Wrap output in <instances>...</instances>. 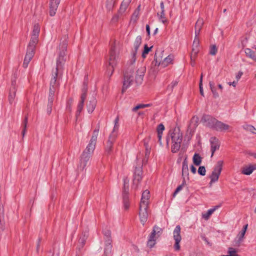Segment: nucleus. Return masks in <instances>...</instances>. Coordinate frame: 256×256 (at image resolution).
<instances>
[{
  "mask_svg": "<svg viewBox=\"0 0 256 256\" xmlns=\"http://www.w3.org/2000/svg\"><path fill=\"white\" fill-rule=\"evenodd\" d=\"M67 48V44L63 42L60 44L58 56L56 60V65L55 69L52 70V74H56V76H62L63 71V66L65 63L66 52Z\"/></svg>",
  "mask_w": 256,
  "mask_h": 256,
  "instance_id": "obj_1",
  "label": "nucleus"
},
{
  "mask_svg": "<svg viewBox=\"0 0 256 256\" xmlns=\"http://www.w3.org/2000/svg\"><path fill=\"white\" fill-rule=\"evenodd\" d=\"M169 134L172 139V152H177L181 146L182 140V134L180 132L179 128L170 130Z\"/></svg>",
  "mask_w": 256,
  "mask_h": 256,
  "instance_id": "obj_2",
  "label": "nucleus"
},
{
  "mask_svg": "<svg viewBox=\"0 0 256 256\" xmlns=\"http://www.w3.org/2000/svg\"><path fill=\"white\" fill-rule=\"evenodd\" d=\"M134 64H130L124 72V80L122 92L124 94L134 82Z\"/></svg>",
  "mask_w": 256,
  "mask_h": 256,
  "instance_id": "obj_3",
  "label": "nucleus"
},
{
  "mask_svg": "<svg viewBox=\"0 0 256 256\" xmlns=\"http://www.w3.org/2000/svg\"><path fill=\"white\" fill-rule=\"evenodd\" d=\"M61 76H56V74H52V78L50 84L49 94L48 96V102L53 103L54 98V94L58 87V79Z\"/></svg>",
  "mask_w": 256,
  "mask_h": 256,
  "instance_id": "obj_4",
  "label": "nucleus"
},
{
  "mask_svg": "<svg viewBox=\"0 0 256 256\" xmlns=\"http://www.w3.org/2000/svg\"><path fill=\"white\" fill-rule=\"evenodd\" d=\"M118 56L116 54L115 42L112 45L110 50V56L108 58V74L111 76L114 71V67L117 64Z\"/></svg>",
  "mask_w": 256,
  "mask_h": 256,
  "instance_id": "obj_5",
  "label": "nucleus"
},
{
  "mask_svg": "<svg viewBox=\"0 0 256 256\" xmlns=\"http://www.w3.org/2000/svg\"><path fill=\"white\" fill-rule=\"evenodd\" d=\"M94 149L95 148H93L92 150L89 149L88 146H87L86 148L83 152L80 157V164L78 167V169L79 170H83L85 168L88 162H89Z\"/></svg>",
  "mask_w": 256,
  "mask_h": 256,
  "instance_id": "obj_6",
  "label": "nucleus"
},
{
  "mask_svg": "<svg viewBox=\"0 0 256 256\" xmlns=\"http://www.w3.org/2000/svg\"><path fill=\"white\" fill-rule=\"evenodd\" d=\"M163 230L156 226H154L153 227L152 232L149 236L148 240L147 242V246L150 248L154 246L156 244V241L162 234Z\"/></svg>",
  "mask_w": 256,
  "mask_h": 256,
  "instance_id": "obj_7",
  "label": "nucleus"
},
{
  "mask_svg": "<svg viewBox=\"0 0 256 256\" xmlns=\"http://www.w3.org/2000/svg\"><path fill=\"white\" fill-rule=\"evenodd\" d=\"M124 186L122 189L123 204L125 210H128L130 207L128 199L129 180L127 178H124Z\"/></svg>",
  "mask_w": 256,
  "mask_h": 256,
  "instance_id": "obj_8",
  "label": "nucleus"
},
{
  "mask_svg": "<svg viewBox=\"0 0 256 256\" xmlns=\"http://www.w3.org/2000/svg\"><path fill=\"white\" fill-rule=\"evenodd\" d=\"M142 166L139 164L138 166H135L133 175L132 187L136 190L138 188V184L142 180Z\"/></svg>",
  "mask_w": 256,
  "mask_h": 256,
  "instance_id": "obj_9",
  "label": "nucleus"
},
{
  "mask_svg": "<svg viewBox=\"0 0 256 256\" xmlns=\"http://www.w3.org/2000/svg\"><path fill=\"white\" fill-rule=\"evenodd\" d=\"M224 162L222 160H218L214 166V170L210 176V183L214 182L218 180L219 176L222 169Z\"/></svg>",
  "mask_w": 256,
  "mask_h": 256,
  "instance_id": "obj_10",
  "label": "nucleus"
},
{
  "mask_svg": "<svg viewBox=\"0 0 256 256\" xmlns=\"http://www.w3.org/2000/svg\"><path fill=\"white\" fill-rule=\"evenodd\" d=\"M17 78V74L15 72L14 76L12 78L11 86L10 88L8 94V101L10 104H12L14 101L16 92L17 90L16 86V80Z\"/></svg>",
  "mask_w": 256,
  "mask_h": 256,
  "instance_id": "obj_11",
  "label": "nucleus"
},
{
  "mask_svg": "<svg viewBox=\"0 0 256 256\" xmlns=\"http://www.w3.org/2000/svg\"><path fill=\"white\" fill-rule=\"evenodd\" d=\"M88 86H82V94L80 96V101L78 105L77 110L76 112V116L78 117L80 115L81 112L82 111L84 102L87 96V92H88Z\"/></svg>",
  "mask_w": 256,
  "mask_h": 256,
  "instance_id": "obj_12",
  "label": "nucleus"
},
{
  "mask_svg": "<svg viewBox=\"0 0 256 256\" xmlns=\"http://www.w3.org/2000/svg\"><path fill=\"white\" fill-rule=\"evenodd\" d=\"M180 226L178 225L175 228L174 230V238L175 240V244L174 246V248L176 251H178L180 250V242L181 241L182 237L180 234Z\"/></svg>",
  "mask_w": 256,
  "mask_h": 256,
  "instance_id": "obj_13",
  "label": "nucleus"
},
{
  "mask_svg": "<svg viewBox=\"0 0 256 256\" xmlns=\"http://www.w3.org/2000/svg\"><path fill=\"white\" fill-rule=\"evenodd\" d=\"M148 206H143L142 205H140L139 206V216L140 220L142 224L146 222L148 218V212L147 211Z\"/></svg>",
  "mask_w": 256,
  "mask_h": 256,
  "instance_id": "obj_14",
  "label": "nucleus"
},
{
  "mask_svg": "<svg viewBox=\"0 0 256 256\" xmlns=\"http://www.w3.org/2000/svg\"><path fill=\"white\" fill-rule=\"evenodd\" d=\"M217 120L216 118L208 114L203 115L202 118V122H206V126L213 129L215 126V124H216Z\"/></svg>",
  "mask_w": 256,
  "mask_h": 256,
  "instance_id": "obj_15",
  "label": "nucleus"
},
{
  "mask_svg": "<svg viewBox=\"0 0 256 256\" xmlns=\"http://www.w3.org/2000/svg\"><path fill=\"white\" fill-rule=\"evenodd\" d=\"M116 138V134H110V135L106 147V154H110L112 152L113 144L115 141Z\"/></svg>",
  "mask_w": 256,
  "mask_h": 256,
  "instance_id": "obj_16",
  "label": "nucleus"
},
{
  "mask_svg": "<svg viewBox=\"0 0 256 256\" xmlns=\"http://www.w3.org/2000/svg\"><path fill=\"white\" fill-rule=\"evenodd\" d=\"M100 130V126H98L93 132L92 136L88 144V148L92 150L96 148V144L98 136Z\"/></svg>",
  "mask_w": 256,
  "mask_h": 256,
  "instance_id": "obj_17",
  "label": "nucleus"
},
{
  "mask_svg": "<svg viewBox=\"0 0 256 256\" xmlns=\"http://www.w3.org/2000/svg\"><path fill=\"white\" fill-rule=\"evenodd\" d=\"M145 72V67H141L137 70L135 78V82L137 85H140L142 83Z\"/></svg>",
  "mask_w": 256,
  "mask_h": 256,
  "instance_id": "obj_18",
  "label": "nucleus"
},
{
  "mask_svg": "<svg viewBox=\"0 0 256 256\" xmlns=\"http://www.w3.org/2000/svg\"><path fill=\"white\" fill-rule=\"evenodd\" d=\"M60 0H50V15L52 16H54L57 10L58 6L60 3Z\"/></svg>",
  "mask_w": 256,
  "mask_h": 256,
  "instance_id": "obj_19",
  "label": "nucleus"
},
{
  "mask_svg": "<svg viewBox=\"0 0 256 256\" xmlns=\"http://www.w3.org/2000/svg\"><path fill=\"white\" fill-rule=\"evenodd\" d=\"M112 240H106L105 241L104 248V256H112Z\"/></svg>",
  "mask_w": 256,
  "mask_h": 256,
  "instance_id": "obj_20",
  "label": "nucleus"
},
{
  "mask_svg": "<svg viewBox=\"0 0 256 256\" xmlns=\"http://www.w3.org/2000/svg\"><path fill=\"white\" fill-rule=\"evenodd\" d=\"M210 145H211V152L212 154L211 157H212L215 151L218 150L220 146L218 140L216 137H212L210 139Z\"/></svg>",
  "mask_w": 256,
  "mask_h": 256,
  "instance_id": "obj_21",
  "label": "nucleus"
},
{
  "mask_svg": "<svg viewBox=\"0 0 256 256\" xmlns=\"http://www.w3.org/2000/svg\"><path fill=\"white\" fill-rule=\"evenodd\" d=\"M38 42V37L32 36L30 40L28 46L27 50L30 52H35V48L36 44Z\"/></svg>",
  "mask_w": 256,
  "mask_h": 256,
  "instance_id": "obj_22",
  "label": "nucleus"
},
{
  "mask_svg": "<svg viewBox=\"0 0 256 256\" xmlns=\"http://www.w3.org/2000/svg\"><path fill=\"white\" fill-rule=\"evenodd\" d=\"M150 197V192L148 190H145L143 192L142 196V198L140 205H142L143 206H148V200Z\"/></svg>",
  "mask_w": 256,
  "mask_h": 256,
  "instance_id": "obj_23",
  "label": "nucleus"
},
{
  "mask_svg": "<svg viewBox=\"0 0 256 256\" xmlns=\"http://www.w3.org/2000/svg\"><path fill=\"white\" fill-rule=\"evenodd\" d=\"M229 128V125L218 120L216 124H215V126L214 129L217 131L222 132L228 130Z\"/></svg>",
  "mask_w": 256,
  "mask_h": 256,
  "instance_id": "obj_24",
  "label": "nucleus"
},
{
  "mask_svg": "<svg viewBox=\"0 0 256 256\" xmlns=\"http://www.w3.org/2000/svg\"><path fill=\"white\" fill-rule=\"evenodd\" d=\"M199 42H200V40H199L198 38H194V40L193 42V44H192V52H191V55H190L192 60L193 55L194 56H196L198 52V46H199Z\"/></svg>",
  "mask_w": 256,
  "mask_h": 256,
  "instance_id": "obj_25",
  "label": "nucleus"
},
{
  "mask_svg": "<svg viewBox=\"0 0 256 256\" xmlns=\"http://www.w3.org/2000/svg\"><path fill=\"white\" fill-rule=\"evenodd\" d=\"M160 8L161 10V12H158L157 15L158 16L159 20L164 24L166 22V20L165 16L164 14V3L162 1L160 4Z\"/></svg>",
  "mask_w": 256,
  "mask_h": 256,
  "instance_id": "obj_26",
  "label": "nucleus"
},
{
  "mask_svg": "<svg viewBox=\"0 0 256 256\" xmlns=\"http://www.w3.org/2000/svg\"><path fill=\"white\" fill-rule=\"evenodd\" d=\"M34 54V52H30L29 50L26 51V53L24 59L23 63V67L26 68L30 62Z\"/></svg>",
  "mask_w": 256,
  "mask_h": 256,
  "instance_id": "obj_27",
  "label": "nucleus"
},
{
  "mask_svg": "<svg viewBox=\"0 0 256 256\" xmlns=\"http://www.w3.org/2000/svg\"><path fill=\"white\" fill-rule=\"evenodd\" d=\"M182 176L187 177V178L189 180V172L188 168V162L187 160V158L186 157L182 162Z\"/></svg>",
  "mask_w": 256,
  "mask_h": 256,
  "instance_id": "obj_28",
  "label": "nucleus"
},
{
  "mask_svg": "<svg viewBox=\"0 0 256 256\" xmlns=\"http://www.w3.org/2000/svg\"><path fill=\"white\" fill-rule=\"evenodd\" d=\"M131 1L132 0H123L118 11V14H122L126 10Z\"/></svg>",
  "mask_w": 256,
  "mask_h": 256,
  "instance_id": "obj_29",
  "label": "nucleus"
},
{
  "mask_svg": "<svg viewBox=\"0 0 256 256\" xmlns=\"http://www.w3.org/2000/svg\"><path fill=\"white\" fill-rule=\"evenodd\" d=\"M96 104V100L95 98H92L87 104L88 111L89 113H92L95 109Z\"/></svg>",
  "mask_w": 256,
  "mask_h": 256,
  "instance_id": "obj_30",
  "label": "nucleus"
},
{
  "mask_svg": "<svg viewBox=\"0 0 256 256\" xmlns=\"http://www.w3.org/2000/svg\"><path fill=\"white\" fill-rule=\"evenodd\" d=\"M219 207H220V206H216L213 208L208 210L206 213L202 214V218L206 220H208L210 218V216Z\"/></svg>",
  "mask_w": 256,
  "mask_h": 256,
  "instance_id": "obj_31",
  "label": "nucleus"
},
{
  "mask_svg": "<svg viewBox=\"0 0 256 256\" xmlns=\"http://www.w3.org/2000/svg\"><path fill=\"white\" fill-rule=\"evenodd\" d=\"M146 140L145 139L144 140V145L146 148V152H145V156L144 159L143 160V162H146L150 156V148L148 146V142H146Z\"/></svg>",
  "mask_w": 256,
  "mask_h": 256,
  "instance_id": "obj_32",
  "label": "nucleus"
},
{
  "mask_svg": "<svg viewBox=\"0 0 256 256\" xmlns=\"http://www.w3.org/2000/svg\"><path fill=\"white\" fill-rule=\"evenodd\" d=\"M174 60V56L172 55H169L164 58L162 62V66L163 68L167 66L170 64H172Z\"/></svg>",
  "mask_w": 256,
  "mask_h": 256,
  "instance_id": "obj_33",
  "label": "nucleus"
},
{
  "mask_svg": "<svg viewBox=\"0 0 256 256\" xmlns=\"http://www.w3.org/2000/svg\"><path fill=\"white\" fill-rule=\"evenodd\" d=\"M246 56L256 62V53L250 48H246L244 50Z\"/></svg>",
  "mask_w": 256,
  "mask_h": 256,
  "instance_id": "obj_34",
  "label": "nucleus"
},
{
  "mask_svg": "<svg viewBox=\"0 0 256 256\" xmlns=\"http://www.w3.org/2000/svg\"><path fill=\"white\" fill-rule=\"evenodd\" d=\"M116 0H106V8L108 12L112 10L114 8Z\"/></svg>",
  "mask_w": 256,
  "mask_h": 256,
  "instance_id": "obj_35",
  "label": "nucleus"
},
{
  "mask_svg": "<svg viewBox=\"0 0 256 256\" xmlns=\"http://www.w3.org/2000/svg\"><path fill=\"white\" fill-rule=\"evenodd\" d=\"M202 160V157L198 154L195 153L192 158L193 163L194 165L198 166L200 164Z\"/></svg>",
  "mask_w": 256,
  "mask_h": 256,
  "instance_id": "obj_36",
  "label": "nucleus"
},
{
  "mask_svg": "<svg viewBox=\"0 0 256 256\" xmlns=\"http://www.w3.org/2000/svg\"><path fill=\"white\" fill-rule=\"evenodd\" d=\"M139 47V46H134V49L132 50V57L129 62L130 64H134L136 60V54Z\"/></svg>",
  "mask_w": 256,
  "mask_h": 256,
  "instance_id": "obj_37",
  "label": "nucleus"
},
{
  "mask_svg": "<svg viewBox=\"0 0 256 256\" xmlns=\"http://www.w3.org/2000/svg\"><path fill=\"white\" fill-rule=\"evenodd\" d=\"M158 50H156L155 54H154V60L152 62V64L154 66H159L160 65L162 66V56H160V58L158 59Z\"/></svg>",
  "mask_w": 256,
  "mask_h": 256,
  "instance_id": "obj_38",
  "label": "nucleus"
},
{
  "mask_svg": "<svg viewBox=\"0 0 256 256\" xmlns=\"http://www.w3.org/2000/svg\"><path fill=\"white\" fill-rule=\"evenodd\" d=\"M198 118L196 116H194L190 120V124L188 126V128H190V127L193 125V128L195 129L198 126Z\"/></svg>",
  "mask_w": 256,
  "mask_h": 256,
  "instance_id": "obj_39",
  "label": "nucleus"
},
{
  "mask_svg": "<svg viewBox=\"0 0 256 256\" xmlns=\"http://www.w3.org/2000/svg\"><path fill=\"white\" fill-rule=\"evenodd\" d=\"M209 85H210V87L211 90V91L213 94L214 98H218L219 94L216 91V89L214 87V82H210Z\"/></svg>",
  "mask_w": 256,
  "mask_h": 256,
  "instance_id": "obj_40",
  "label": "nucleus"
},
{
  "mask_svg": "<svg viewBox=\"0 0 256 256\" xmlns=\"http://www.w3.org/2000/svg\"><path fill=\"white\" fill-rule=\"evenodd\" d=\"M40 31V28L39 26V25L38 24H35L33 28L32 36H35L36 37H38Z\"/></svg>",
  "mask_w": 256,
  "mask_h": 256,
  "instance_id": "obj_41",
  "label": "nucleus"
},
{
  "mask_svg": "<svg viewBox=\"0 0 256 256\" xmlns=\"http://www.w3.org/2000/svg\"><path fill=\"white\" fill-rule=\"evenodd\" d=\"M28 122V116H26L24 120V121L22 122V126L23 127V130L22 131V135L23 137L24 136L26 132V126H27Z\"/></svg>",
  "mask_w": 256,
  "mask_h": 256,
  "instance_id": "obj_42",
  "label": "nucleus"
},
{
  "mask_svg": "<svg viewBox=\"0 0 256 256\" xmlns=\"http://www.w3.org/2000/svg\"><path fill=\"white\" fill-rule=\"evenodd\" d=\"M254 171V168H252L250 165L248 167L244 168L242 171V173L246 175H250Z\"/></svg>",
  "mask_w": 256,
  "mask_h": 256,
  "instance_id": "obj_43",
  "label": "nucleus"
},
{
  "mask_svg": "<svg viewBox=\"0 0 256 256\" xmlns=\"http://www.w3.org/2000/svg\"><path fill=\"white\" fill-rule=\"evenodd\" d=\"M5 228V222L4 220V210L0 213V230H4Z\"/></svg>",
  "mask_w": 256,
  "mask_h": 256,
  "instance_id": "obj_44",
  "label": "nucleus"
},
{
  "mask_svg": "<svg viewBox=\"0 0 256 256\" xmlns=\"http://www.w3.org/2000/svg\"><path fill=\"white\" fill-rule=\"evenodd\" d=\"M243 128L248 131L252 132L253 134H256V128L252 125L244 124L242 126Z\"/></svg>",
  "mask_w": 256,
  "mask_h": 256,
  "instance_id": "obj_45",
  "label": "nucleus"
},
{
  "mask_svg": "<svg viewBox=\"0 0 256 256\" xmlns=\"http://www.w3.org/2000/svg\"><path fill=\"white\" fill-rule=\"evenodd\" d=\"M153 46L148 47L146 44L144 46V49L142 53V57L144 58L146 57V55L151 50Z\"/></svg>",
  "mask_w": 256,
  "mask_h": 256,
  "instance_id": "obj_46",
  "label": "nucleus"
},
{
  "mask_svg": "<svg viewBox=\"0 0 256 256\" xmlns=\"http://www.w3.org/2000/svg\"><path fill=\"white\" fill-rule=\"evenodd\" d=\"M204 24V20L202 18H198L195 24V28L200 30Z\"/></svg>",
  "mask_w": 256,
  "mask_h": 256,
  "instance_id": "obj_47",
  "label": "nucleus"
},
{
  "mask_svg": "<svg viewBox=\"0 0 256 256\" xmlns=\"http://www.w3.org/2000/svg\"><path fill=\"white\" fill-rule=\"evenodd\" d=\"M118 121L119 116H118L114 120V127L113 131L111 134H116L114 132L118 130Z\"/></svg>",
  "mask_w": 256,
  "mask_h": 256,
  "instance_id": "obj_48",
  "label": "nucleus"
},
{
  "mask_svg": "<svg viewBox=\"0 0 256 256\" xmlns=\"http://www.w3.org/2000/svg\"><path fill=\"white\" fill-rule=\"evenodd\" d=\"M202 77L203 75L202 74L200 80L199 88L200 95L204 96V92L202 88Z\"/></svg>",
  "mask_w": 256,
  "mask_h": 256,
  "instance_id": "obj_49",
  "label": "nucleus"
},
{
  "mask_svg": "<svg viewBox=\"0 0 256 256\" xmlns=\"http://www.w3.org/2000/svg\"><path fill=\"white\" fill-rule=\"evenodd\" d=\"M218 52V48L216 45H212L210 47V54L212 56L216 54Z\"/></svg>",
  "mask_w": 256,
  "mask_h": 256,
  "instance_id": "obj_50",
  "label": "nucleus"
},
{
  "mask_svg": "<svg viewBox=\"0 0 256 256\" xmlns=\"http://www.w3.org/2000/svg\"><path fill=\"white\" fill-rule=\"evenodd\" d=\"M198 174L202 176L206 175V170L204 166H200L198 170Z\"/></svg>",
  "mask_w": 256,
  "mask_h": 256,
  "instance_id": "obj_51",
  "label": "nucleus"
},
{
  "mask_svg": "<svg viewBox=\"0 0 256 256\" xmlns=\"http://www.w3.org/2000/svg\"><path fill=\"white\" fill-rule=\"evenodd\" d=\"M142 44V37L140 36H136L134 42V46H140Z\"/></svg>",
  "mask_w": 256,
  "mask_h": 256,
  "instance_id": "obj_52",
  "label": "nucleus"
},
{
  "mask_svg": "<svg viewBox=\"0 0 256 256\" xmlns=\"http://www.w3.org/2000/svg\"><path fill=\"white\" fill-rule=\"evenodd\" d=\"M103 233L106 240H111V232L110 230H103Z\"/></svg>",
  "mask_w": 256,
  "mask_h": 256,
  "instance_id": "obj_53",
  "label": "nucleus"
},
{
  "mask_svg": "<svg viewBox=\"0 0 256 256\" xmlns=\"http://www.w3.org/2000/svg\"><path fill=\"white\" fill-rule=\"evenodd\" d=\"M178 84V82L176 80L173 81L172 83L168 86L167 89L170 91H172L174 88Z\"/></svg>",
  "mask_w": 256,
  "mask_h": 256,
  "instance_id": "obj_54",
  "label": "nucleus"
},
{
  "mask_svg": "<svg viewBox=\"0 0 256 256\" xmlns=\"http://www.w3.org/2000/svg\"><path fill=\"white\" fill-rule=\"evenodd\" d=\"M53 106V103L48 102L46 106V113L48 115H50L52 110V108Z\"/></svg>",
  "mask_w": 256,
  "mask_h": 256,
  "instance_id": "obj_55",
  "label": "nucleus"
},
{
  "mask_svg": "<svg viewBox=\"0 0 256 256\" xmlns=\"http://www.w3.org/2000/svg\"><path fill=\"white\" fill-rule=\"evenodd\" d=\"M236 250L232 248H228V253L230 254L229 256H239L238 254H236Z\"/></svg>",
  "mask_w": 256,
  "mask_h": 256,
  "instance_id": "obj_56",
  "label": "nucleus"
},
{
  "mask_svg": "<svg viewBox=\"0 0 256 256\" xmlns=\"http://www.w3.org/2000/svg\"><path fill=\"white\" fill-rule=\"evenodd\" d=\"M164 130V126L163 124H160L157 127V132L159 134H162L163 131Z\"/></svg>",
  "mask_w": 256,
  "mask_h": 256,
  "instance_id": "obj_57",
  "label": "nucleus"
},
{
  "mask_svg": "<svg viewBox=\"0 0 256 256\" xmlns=\"http://www.w3.org/2000/svg\"><path fill=\"white\" fill-rule=\"evenodd\" d=\"M245 234H246V233H245L244 232H242V230H241V231L239 232V234H238V242H240L242 241V239H243V238H244V236Z\"/></svg>",
  "mask_w": 256,
  "mask_h": 256,
  "instance_id": "obj_58",
  "label": "nucleus"
},
{
  "mask_svg": "<svg viewBox=\"0 0 256 256\" xmlns=\"http://www.w3.org/2000/svg\"><path fill=\"white\" fill-rule=\"evenodd\" d=\"M86 239H85L84 238L82 237H80V240H79V244H80V246L82 248L84 246L85 244H86Z\"/></svg>",
  "mask_w": 256,
  "mask_h": 256,
  "instance_id": "obj_59",
  "label": "nucleus"
},
{
  "mask_svg": "<svg viewBox=\"0 0 256 256\" xmlns=\"http://www.w3.org/2000/svg\"><path fill=\"white\" fill-rule=\"evenodd\" d=\"M144 108V104H139L136 106L135 107H134L132 108V110L133 112H136V110H139L140 108Z\"/></svg>",
  "mask_w": 256,
  "mask_h": 256,
  "instance_id": "obj_60",
  "label": "nucleus"
},
{
  "mask_svg": "<svg viewBox=\"0 0 256 256\" xmlns=\"http://www.w3.org/2000/svg\"><path fill=\"white\" fill-rule=\"evenodd\" d=\"M182 188H183V187L182 186H180V185L178 186L177 187V188H176V190H175V191L173 193V194H172L173 196H174H174H176V194H178V193L180 190H182Z\"/></svg>",
  "mask_w": 256,
  "mask_h": 256,
  "instance_id": "obj_61",
  "label": "nucleus"
},
{
  "mask_svg": "<svg viewBox=\"0 0 256 256\" xmlns=\"http://www.w3.org/2000/svg\"><path fill=\"white\" fill-rule=\"evenodd\" d=\"M41 240H42V238H39L38 239V241H37L36 251V252L38 253V252L39 249H40V244Z\"/></svg>",
  "mask_w": 256,
  "mask_h": 256,
  "instance_id": "obj_62",
  "label": "nucleus"
},
{
  "mask_svg": "<svg viewBox=\"0 0 256 256\" xmlns=\"http://www.w3.org/2000/svg\"><path fill=\"white\" fill-rule=\"evenodd\" d=\"M138 14H139L138 10H136L132 14V18H137L138 16Z\"/></svg>",
  "mask_w": 256,
  "mask_h": 256,
  "instance_id": "obj_63",
  "label": "nucleus"
},
{
  "mask_svg": "<svg viewBox=\"0 0 256 256\" xmlns=\"http://www.w3.org/2000/svg\"><path fill=\"white\" fill-rule=\"evenodd\" d=\"M190 169L192 174H195L196 173V169L193 165L190 166Z\"/></svg>",
  "mask_w": 256,
  "mask_h": 256,
  "instance_id": "obj_64",
  "label": "nucleus"
}]
</instances>
